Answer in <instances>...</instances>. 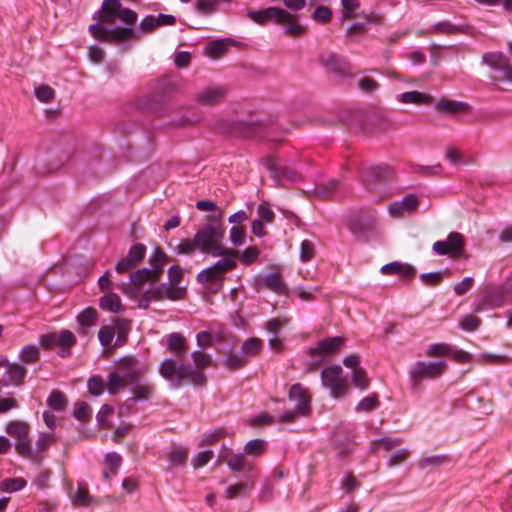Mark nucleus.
I'll return each mask as SVG.
<instances>
[{"label": "nucleus", "instance_id": "4d7b16f0", "mask_svg": "<svg viewBox=\"0 0 512 512\" xmlns=\"http://www.w3.org/2000/svg\"><path fill=\"white\" fill-rule=\"evenodd\" d=\"M39 357V350L36 346H26L20 352V359L26 363H32Z\"/></svg>", "mask_w": 512, "mask_h": 512}, {"label": "nucleus", "instance_id": "a878e982", "mask_svg": "<svg viewBox=\"0 0 512 512\" xmlns=\"http://www.w3.org/2000/svg\"><path fill=\"white\" fill-rule=\"evenodd\" d=\"M399 100L406 104L424 105L429 104L432 101V97L418 91H409L402 93Z\"/></svg>", "mask_w": 512, "mask_h": 512}, {"label": "nucleus", "instance_id": "de8ad7c7", "mask_svg": "<svg viewBox=\"0 0 512 512\" xmlns=\"http://www.w3.org/2000/svg\"><path fill=\"white\" fill-rule=\"evenodd\" d=\"M115 336V329L113 326H102L98 333V338L102 346H109Z\"/></svg>", "mask_w": 512, "mask_h": 512}, {"label": "nucleus", "instance_id": "58836bf2", "mask_svg": "<svg viewBox=\"0 0 512 512\" xmlns=\"http://www.w3.org/2000/svg\"><path fill=\"white\" fill-rule=\"evenodd\" d=\"M222 273L216 270V267L213 265L207 269L202 270L197 279L201 283H212L216 280L222 279Z\"/></svg>", "mask_w": 512, "mask_h": 512}, {"label": "nucleus", "instance_id": "6e6552de", "mask_svg": "<svg viewBox=\"0 0 512 512\" xmlns=\"http://www.w3.org/2000/svg\"><path fill=\"white\" fill-rule=\"evenodd\" d=\"M167 262L166 254L160 249L154 251L150 259L151 268H143L134 271L130 274V280L134 285H142L144 282L150 280L156 282L159 280L160 274L164 265Z\"/></svg>", "mask_w": 512, "mask_h": 512}, {"label": "nucleus", "instance_id": "603ef678", "mask_svg": "<svg viewBox=\"0 0 512 512\" xmlns=\"http://www.w3.org/2000/svg\"><path fill=\"white\" fill-rule=\"evenodd\" d=\"M37 99L44 103L51 102L55 97L54 90L48 85H41L35 90Z\"/></svg>", "mask_w": 512, "mask_h": 512}, {"label": "nucleus", "instance_id": "f03ea898", "mask_svg": "<svg viewBox=\"0 0 512 512\" xmlns=\"http://www.w3.org/2000/svg\"><path fill=\"white\" fill-rule=\"evenodd\" d=\"M191 357L196 369L188 363L179 364L173 358H166L159 365L160 375L176 388L180 387L185 381L196 386H202L206 377L201 370L210 366L212 359L210 355L202 351H194Z\"/></svg>", "mask_w": 512, "mask_h": 512}, {"label": "nucleus", "instance_id": "473e14b6", "mask_svg": "<svg viewBox=\"0 0 512 512\" xmlns=\"http://www.w3.org/2000/svg\"><path fill=\"white\" fill-rule=\"evenodd\" d=\"M226 462L233 471H251L253 469L252 464L248 463L242 454H234Z\"/></svg>", "mask_w": 512, "mask_h": 512}, {"label": "nucleus", "instance_id": "864d4df0", "mask_svg": "<svg viewBox=\"0 0 512 512\" xmlns=\"http://www.w3.org/2000/svg\"><path fill=\"white\" fill-rule=\"evenodd\" d=\"M265 446L266 442L262 439L251 440L245 445V453L254 456L260 455L264 451Z\"/></svg>", "mask_w": 512, "mask_h": 512}, {"label": "nucleus", "instance_id": "052dcab7", "mask_svg": "<svg viewBox=\"0 0 512 512\" xmlns=\"http://www.w3.org/2000/svg\"><path fill=\"white\" fill-rule=\"evenodd\" d=\"M121 457L119 454L112 452L107 454L105 458V467L109 468L112 475H116L118 468L121 465Z\"/></svg>", "mask_w": 512, "mask_h": 512}, {"label": "nucleus", "instance_id": "f8f14e48", "mask_svg": "<svg viewBox=\"0 0 512 512\" xmlns=\"http://www.w3.org/2000/svg\"><path fill=\"white\" fill-rule=\"evenodd\" d=\"M276 24L282 25L285 34L291 37H299L306 32V27L299 23L297 16L281 8Z\"/></svg>", "mask_w": 512, "mask_h": 512}, {"label": "nucleus", "instance_id": "0e129e2a", "mask_svg": "<svg viewBox=\"0 0 512 512\" xmlns=\"http://www.w3.org/2000/svg\"><path fill=\"white\" fill-rule=\"evenodd\" d=\"M358 87L366 93H372L376 91L379 87V84L370 77H363L358 81Z\"/></svg>", "mask_w": 512, "mask_h": 512}, {"label": "nucleus", "instance_id": "72a5a7b5", "mask_svg": "<svg viewBox=\"0 0 512 512\" xmlns=\"http://www.w3.org/2000/svg\"><path fill=\"white\" fill-rule=\"evenodd\" d=\"M352 384L360 390H366L370 384V380L366 371L361 367H356L351 373Z\"/></svg>", "mask_w": 512, "mask_h": 512}, {"label": "nucleus", "instance_id": "6e6d98bb", "mask_svg": "<svg viewBox=\"0 0 512 512\" xmlns=\"http://www.w3.org/2000/svg\"><path fill=\"white\" fill-rule=\"evenodd\" d=\"M315 246L309 240H303L300 245V259L303 262L310 261L314 257Z\"/></svg>", "mask_w": 512, "mask_h": 512}, {"label": "nucleus", "instance_id": "13d9d810", "mask_svg": "<svg viewBox=\"0 0 512 512\" xmlns=\"http://www.w3.org/2000/svg\"><path fill=\"white\" fill-rule=\"evenodd\" d=\"M446 461V457L442 455L429 456L420 460L419 467L422 469L437 467L444 464Z\"/></svg>", "mask_w": 512, "mask_h": 512}, {"label": "nucleus", "instance_id": "bf43d9fd", "mask_svg": "<svg viewBox=\"0 0 512 512\" xmlns=\"http://www.w3.org/2000/svg\"><path fill=\"white\" fill-rule=\"evenodd\" d=\"M481 320L477 317H474L472 315H465L460 323L459 326L461 329L465 331H474L480 326Z\"/></svg>", "mask_w": 512, "mask_h": 512}, {"label": "nucleus", "instance_id": "774afa93", "mask_svg": "<svg viewBox=\"0 0 512 512\" xmlns=\"http://www.w3.org/2000/svg\"><path fill=\"white\" fill-rule=\"evenodd\" d=\"M15 449L16 451L24 456L29 457L31 454V444L27 437L16 440Z\"/></svg>", "mask_w": 512, "mask_h": 512}, {"label": "nucleus", "instance_id": "f3484780", "mask_svg": "<svg viewBox=\"0 0 512 512\" xmlns=\"http://www.w3.org/2000/svg\"><path fill=\"white\" fill-rule=\"evenodd\" d=\"M247 15L252 21L259 25H265L270 21L276 23L279 15H281V8L271 6L263 10L250 9Z\"/></svg>", "mask_w": 512, "mask_h": 512}, {"label": "nucleus", "instance_id": "393cba45", "mask_svg": "<svg viewBox=\"0 0 512 512\" xmlns=\"http://www.w3.org/2000/svg\"><path fill=\"white\" fill-rule=\"evenodd\" d=\"M437 109L441 111H445L449 114H458L462 112H466L469 106L464 102H459L455 100L442 99L437 103Z\"/></svg>", "mask_w": 512, "mask_h": 512}, {"label": "nucleus", "instance_id": "9d476101", "mask_svg": "<svg viewBox=\"0 0 512 512\" xmlns=\"http://www.w3.org/2000/svg\"><path fill=\"white\" fill-rule=\"evenodd\" d=\"M482 62L501 72L498 80L512 83V65L502 52H488L482 56Z\"/></svg>", "mask_w": 512, "mask_h": 512}, {"label": "nucleus", "instance_id": "680f3d73", "mask_svg": "<svg viewBox=\"0 0 512 512\" xmlns=\"http://www.w3.org/2000/svg\"><path fill=\"white\" fill-rule=\"evenodd\" d=\"M248 489V484L246 483H237L229 486L225 491V497L227 499H233L237 496H242L245 494Z\"/></svg>", "mask_w": 512, "mask_h": 512}, {"label": "nucleus", "instance_id": "ea45409f", "mask_svg": "<svg viewBox=\"0 0 512 512\" xmlns=\"http://www.w3.org/2000/svg\"><path fill=\"white\" fill-rule=\"evenodd\" d=\"M158 28V22L154 15L145 16L138 25V32L141 34H148Z\"/></svg>", "mask_w": 512, "mask_h": 512}, {"label": "nucleus", "instance_id": "6ab92c4d", "mask_svg": "<svg viewBox=\"0 0 512 512\" xmlns=\"http://www.w3.org/2000/svg\"><path fill=\"white\" fill-rule=\"evenodd\" d=\"M76 344V336L69 330H62L57 334L58 354L62 357H68L71 354V347Z\"/></svg>", "mask_w": 512, "mask_h": 512}, {"label": "nucleus", "instance_id": "a18cd8bd", "mask_svg": "<svg viewBox=\"0 0 512 512\" xmlns=\"http://www.w3.org/2000/svg\"><path fill=\"white\" fill-rule=\"evenodd\" d=\"M379 405V401L376 395L364 397L356 406L357 412H368Z\"/></svg>", "mask_w": 512, "mask_h": 512}, {"label": "nucleus", "instance_id": "3c124183", "mask_svg": "<svg viewBox=\"0 0 512 512\" xmlns=\"http://www.w3.org/2000/svg\"><path fill=\"white\" fill-rule=\"evenodd\" d=\"M146 247L143 244H134L128 251V254L126 257L129 258L130 262H133L134 264L139 263L145 255Z\"/></svg>", "mask_w": 512, "mask_h": 512}, {"label": "nucleus", "instance_id": "9b49d317", "mask_svg": "<svg viewBox=\"0 0 512 512\" xmlns=\"http://www.w3.org/2000/svg\"><path fill=\"white\" fill-rule=\"evenodd\" d=\"M464 238L459 233H451L445 241H436L433 244V250L439 255H449L450 257H460L462 255Z\"/></svg>", "mask_w": 512, "mask_h": 512}, {"label": "nucleus", "instance_id": "5fc2aeb1", "mask_svg": "<svg viewBox=\"0 0 512 512\" xmlns=\"http://www.w3.org/2000/svg\"><path fill=\"white\" fill-rule=\"evenodd\" d=\"M312 19L319 23H327L331 20L332 11L326 6H318L312 14Z\"/></svg>", "mask_w": 512, "mask_h": 512}, {"label": "nucleus", "instance_id": "79ce46f5", "mask_svg": "<svg viewBox=\"0 0 512 512\" xmlns=\"http://www.w3.org/2000/svg\"><path fill=\"white\" fill-rule=\"evenodd\" d=\"M247 363L246 358L243 357L242 353L240 355L230 354L226 357L223 364L230 370H237L242 368Z\"/></svg>", "mask_w": 512, "mask_h": 512}, {"label": "nucleus", "instance_id": "c03bdc74", "mask_svg": "<svg viewBox=\"0 0 512 512\" xmlns=\"http://www.w3.org/2000/svg\"><path fill=\"white\" fill-rule=\"evenodd\" d=\"M196 250H198V246L196 245L195 239H183L176 247L175 252L178 254L191 255Z\"/></svg>", "mask_w": 512, "mask_h": 512}, {"label": "nucleus", "instance_id": "f257e3e1", "mask_svg": "<svg viewBox=\"0 0 512 512\" xmlns=\"http://www.w3.org/2000/svg\"><path fill=\"white\" fill-rule=\"evenodd\" d=\"M137 13L123 8L119 0H104L101 9L96 12V23L89 26V32L95 39L106 42H122L136 38V31L130 27L106 28L103 24H114L116 19L131 25L137 21Z\"/></svg>", "mask_w": 512, "mask_h": 512}, {"label": "nucleus", "instance_id": "bb28decb", "mask_svg": "<svg viewBox=\"0 0 512 512\" xmlns=\"http://www.w3.org/2000/svg\"><path fill=\"white\" fill-rule=\"evenodd\" d=\"M230 252L223 253L221 256L223 258L214 264L216 267V270L220 271L222 274H224L226 271H229L233 269L236 266V258L238 257L239 253L236 250L230 249Z\"/></svg>", "mask_w": 512, "mask_h": 512}, {"label": "nucleus", "instance_id": "8fccbe9b", "mask_svg": "<svg viewBox=\"0 0 512 512\" xmlns=\"http://www.w3.org/2000/svg\"><path fill=\"white\" fill-rule=\"evenodd\" d=\"M48 405L53 408L54 410L61 411L64 409L66 404V399L64 395L59 391H53L48 400Z\"/></svg>", "mask_w": 512, "mask_h": 512}, {"label": "nucleus", "instance_id": "1a4fd4ad", "mask_svg": "<svg viewBox=\"0 0 512 512\" xmlns=\"http://www.w3.org/2000/svg\"><path fill=\"white\" fill-rule=\"evenodd\" d=\"M446 368L444 361H417L409 371L412 385L417 386L424 379L439 378Z\"/></svg>", "mask_w": 512, "mask_h": 512}, {"label": "nucleus", "instance_id": "2f4dec72", "mask_svg": "<svg viewBox=\"0 0 512 512\" xmlns=\"http://www.w3.org/2000/svg\"><path fill=\"white\" fill-rule=\"evenodd\" d=\"M70 498L73 506H88L92 502L88 490L81 485L77 487L75 492H71Z\"/></svg>", "mask_w": 512, "mask_h": 512}, {"label": "nucleus", "instance_id": "cd10ccee", "mask_svg": "<svg viewBox=\"0 0 512 512\" xmlns=\"http://www.w3.org/2000/svg\"><path fill=\"white\" fill-rule=\"evenodd\" d=\"M337 188H338V181L335 179H331L325 183L319 184L314 189L313 194L318 199L326 200V199H330L332 197V195L337 190Z\"/></svg>", "mask_w": 512, "mask_h": 512}, {"label": "nucleus", "instance_id": "09e8293b", "mask_svg": "<svg viewBox=\"0 0 512 512\" xmlns=\"http://www.w3.org/2000/svg\"><path fill=\"white\" fill-rule=\"evenodd\" d=\"M132 392L135 399L146 400L152 395L153 386L149 384H135Z\"/></svg>", "mask_w": 512, "mask_h": 512}, {"label": "nucleus", "instance_id": "0eeeda50", "mask_svg": "<svg viewBox=\"0 0 512 512\" xmlns=\"http://www.w3.org/2000/svg\"><path fill=\"white\" fill-rule=\"evenodd\" d=\"M321 381L334 398L344 397L349 391V383L339 365L325 367L321 372Z\"/></svg>", "mask_w": 512, "mask_h": 512}, {"label": "nucleus", "instance_id": "a211bd4d", "mask_svg": "<svg viewBox=\"0 0 512 512\" xmlns=\"http://www.w3.org/2000/svg\"><path fill=\"white\" fill-rule=\"evenodd\" d=\"M343 344V338L342 337H332L327 338L325 340H322L318 342V344L310 348L309 354L311 356L320 355L322 357L334 354Z\"/></svg>", "mask_w": 512, "mask_h": 512}, {"label": "nucleus", "instance_id": "b1692460", "mask_svg": "<svg viewBox=\"0 0 512 512\" xmlns=\"http://www.w3.org/2000/svg\"><path fill=\"white\" fill-rule=\"evenodd\" d=\"M99 305L102 309L108 310L114 313H118L123 310L120 297L111 291L106 292L99 301Z\"/></svg>", "mask_w": 512, "mask_h": 512}, {"label": "nucleus", "instance_id": "c9c22d12", "mask_svg": "<svg viewBox=\"0 0 512 512\" xmlns=\"http://www.w3.org/2000/svg\"><path fill=\"white\" fill-rule=\"evenodd\" d=\"M451 353V346L446 343L431 344L426 349V356L441 357L448 356Z\"/></svg>", "mask_w": 512, "mask_h": 512}, {"label": "nucleus", "instance_id": "e2e57ef3", "mask_svg": "<svg viewBox=\"0 0 512 512\" xmlns=\"http://www.w3.org/2000/svg\"><path fill=\"white\" fill-rule=\"evenodd\" d=\"M259 253H260V251L258 250L257 247H254V246L248 247L241 253L240 260L244 264L249 265L257 259Z\"/></svg>", "mask_w": 512, "mask_h": 512}, {"label": "nucleus", "instance_id": "f704fd0d", "mask_svg": "<svg viewBox=\"0 0 512 512\" xmlns=\"http://www.w3.org/2000/svg\"><path fill=\"white\" fill-rule=\"evenodd\" d=\"M97 315L98 314H97L96 309H94L92 307H88L77 316V321H78L79 325L83 329H85V328L95 325V323L97 321Z\"/></svg>", "mask_w": 512, "mask_h": 512}, {"label": "nucleus", "instance_id": "412c9836", "mask_svg": "<svg viewBox=\"0 0 512 512\" xmlns=\"http://www.w3.org/2000/svg\"><path fill=\"white\" fill-rule=\"evenodd\" d=\"M387 172L386 166L372 167L363 173L361 180L368 189H373L375 182L382 181Z\"/></svg>", "mask_w": 512, "mask_h": 512}, {"label": "nucleus", "instance_id": "4468645a", "mask_svg": "<svg viewBox=\"0 0 512 512\" xmlns=\"http://www.w3.org/2000/svg\"><path fill=\"white\" fill-rule=\"evenodd\" d=\"M226 96V89L221 86H209L196 94V101L202 105L212 106L220 103Z\"/></svg>", "mask_w": 512, "mask_h": 512}, {"label": "nucleus", "instance_id": "4be33fe9", "mask_svg": "<svg viewBox=\"0 0 512 512\" xmlns=\"http://www.w3.org/2000/svg\"><path fill=\"white\" fill-rule=\"evenodd\" d=\"M232 44H234V40L231 38L214 40L206 46L205 51L209 57L218 59L227 52L228 47Z\"/></svg>", "mask_w": 512, "mask_h": 512}, {"label": "nucleus", "instance_id": "423d86ee", "mask_svg": "<svg viewBox=\"0 0 512 512\" xmlns=\"http://www.w3.org/2000/svg\"><path fill=\"white\" fill-rule=\"evenodd\" d=\"M183 278V273L179 266H172L168 269L169 284L161 285L152 292V297L157 300L169 299L180 300L185 297L186 288L178 284Z\"/></svg>", "mask_w": 512, "mask_h": 512}, {"label": "nucleus", "instance_id": "ddd939ff", "mask_svg": "<svg viewBox=\"0 0 512 512\" xmlns=\"http://www.w3.org/2000/svg\"><path fill=\"white\" fill-rule=\"evenodd\" d=\"M419 205V199L415 195H407L400 201L390 203L389 214L394 218L403 217L406 213L413 212Z\"/></svg>", "mask_w": 512, "mask_h": 512}, {"label": "nucleus", "instance_id": "39448f33", "mask_svg": "<svg viewBox=\"0 0 512 512\" xmlns=\"http://www.w3.org/2000/svg\"><path fill=\"white\" fill-rule=\"evenodd\" d=\"M288 399L293 403V409L286 411L283 415L279 416V422H293L296 419L307 416L310 413L311 397L301 384L296 383L291 386Z\"/></svg>", "mask_w": 512, "mask_h": 512}, {"label": "nucleus", "instance_id": "7c9ffc66", "mask_svg": "<svg viewBox=\"0 0 512 512\" xmlns=\"http://www.w3.org/2000/svg\"><path fill=\"white\" fill-rule=\"evenodd\" d=\"M262 348V341L258 338L246 340L241 347V353L248 362L253 356L257 355Z\"/></svg>", "mask_w": 512, "mask_h": 512}, {"label": "nucleus", "instance_id": "e433bc0d", "mask_svg": "<svg viewBox=\"0 0 512 512\" xmlns=\"http://www.w3.org/2000/svg\"><path fill=\"white\" fill-rule=\"evenodd\" d=\"M26 486L23 478L5 479L0 482V490L3 492H16Z\"/></svg>", "mask_w": 512, "mask_h": 512}, {"label": "nucleus", "instance_id": "20e7f679", "mask_svg": "<svg viewBox=\"0 0 512 512\" xmlns=\"http://www.w3.org/2000/svg\"><path fill=\"white\" fill-rule=\"evenodd\" d=\"M223 212L220 211L218 215L209 217V223H206L194 235L198 250L203 253H212L213 256H220L223 253L230 252L229 248L220 245L224 237V227L221 224Z\"/></svg>", "mask_w": 512, "mask_h": 512}, {"label": "nucleus", "instance_id": "dca6fc26", "mask_svg": "<svg viewBox=\"0 0 512 512\" xmlns=\"http://www.w3.org/2000/svg\"><path fill=\"white\" fill-rule=\"evenodd\" d=\"M262 287H266L280 295H286L288 292V287L279 273H270L258 280L257 290H260Z\"/></svg>", "mask_w": 512, "mask_h": 512}, {"label": "nucleus", "instance_id": "4c0bfd02", "mask_svg": "<svg viewBox=\"0 0 512 512\" xmlns=\"http://www.w3.org/2000/svg\"><path fill=\"white\" fill-rule=\"evenodd\" d=\"M188 456V451L182 447H174L168 453V459L170 461L171 466L182 465L186 462Z\"/></svg>", "mask_w": 512, "mask_h": 512}, {"label": "nucleus", "instance_id": "5701e85b", "mask_svg": "<svg viewBox=\"0 0 512 512\" xmlns=\"http://www.w3.org/2000/svg\"><path fill=\"white\" fill-rule=\"evenodd\" d=\"M268 168L273 173V176L277 179H287L290 181H295L298 177V174L293 169L281 165L276 160H269L268 161Z\"/></svg>", "mask_w": 512, "mask_h": 512}, {"label": "nucleus", "instance_id": "c85d7f7f", "mask_svg": "<svg viewBox=\"0 0 512 512\" xmlns=\"http://www.w3.org/2000/svg\"><path fill=\"white\" fill-rule=\"evenodd\" d=\"M5 364L9 375V382L16 386L22 384L26 375V369L19 364L10 363L9 361H6Z\"/></svg>", "mask_w": 512, "mask_h": 512}, {"label": "nucleus", "instance_id": "aec40b11", "mask_svg": "<svg viewBox=\"0 0 512 512\" xmlns=\"http://www.w3.org/2000/svg\"><path fill=\"white\" fill-rule=\"evenodd\" d=\"M381 272L383 274H394L402 276L405 279H410L415 274V269L409 264L400 263V262H391L389 264L384 265L381 268Z\"/></svg>", "mask_w": 512, "mask_h": 512}, {"label": "nucleus", "instance_id": "c756f323", "mask_svg": "<svg viewBox=\"0 0 512 512\" xmlns=\"http://www.w3.org/2000/svg\"><path fill=\"white\" fill-rule=\"evenodd\" d=\"M29 430V425L21 421L9 422L6 426V432L16 440L27 437Z\"/></svg>", "mask_w": 512, "mask_h": 512}, {"label": "nucleus", "instance_id": "a19ab883", "mask_svg": "<svg viewBox=\"0 0 512 512\" xmlns=\"http://www.w3.org/2000/svg\"><path fill=\"white\" fill-rule=\"evenodd\" d=\"M229 238L233 245L241 246L245 243L246 232L241 226L234 225L229 231Z\"/></svg>", "mask_w": 512, "mask_h": 512}, {"label": "nucleus", "instance_id": "2eb2a0df", "mask_svg": "<svg viewBox=\"0 0 512 512\" xmlns=\"http://www.w3.org/2000/svg\"><path fill=\"white\" fill-rule=\"evenodd\" d=\"M167 349L175 355L176 360H182L187 353V341L185 337L177 332L165 336Z\"/></svg>", "mask_w": 512, "mask_h": 512}, {"label": "nucleus", "instance_id": "49530a36", "mask_svg": "<svg viewBox=\"0 0 512 512\" xmlns=\"http://www.w3.org/2000/svg\"><path fill=\"white\" fill-rule=\"evenodd\" d=\"M321 59L324 65L335 71L342 70L346 65L344 61H342L337 55L333 53L323 55Z\"/></svg>", "mask_w": 512, "mask_h": 512}, {"label": "nucleus", "instance_id": "338daca9", "mask_svg": "<svg viewBox=\"0 0 512 512\" xmlns=\"http://www.w3.org/2000/svg\"><path fill=\"white\" fill-rule=\"evenodd\" d=\"M433 31L443 34H455L459 31V28L451 24L448 21L439 22L433 26Z\"/></svg>", "mask_w": 512, "mask_h": 512}, {"label": "nucleus", "instance_id": "69168bd1", "mask_svg": "<svg viewBox=\"0 0 512 512\" xmlns=\"http://www.w3.org/2000/svg\"><path fill=\"white\" fill-rule=\"evenodd\" d=\"M410 455V452L408 449H400L398 451H396L394 454L391 455L390 457V460H389V466L393 467V466H397V465H400L402 464L404 461L407 460V458L409 457Z\"/></svg>", "mask_w": 512, "mask_h": 512}, {"label": "nucleus", "instance_id": "37998d69", "mask_svg": "<svg viewBox=\"0 0 512 512\" xmlns=\"http://www.w3.org/2000/svg\"><path fill=\"white\" fill-rule=\"evenodd\" d=\"M73 415L80 421H87L91 418L92 410L85 402H78L75 404Z\"/></svg>", "mask_w": 512, "mask_h": 512}, {"label": "nucleus", "instance_id": "7ed1b4c3", "mask_svg": "<svg viewBox=\"0 0 512 512\" xmlns=\"http://www.w3.org/2000/svg\"><path fill=\"white\" fill-rule=\"evenodd\" d=\"M116 370L107 378L106 387L110 394H116L127 385L136 383L147 367L133 356H125L115 363Z\"/></svg>", "mask_w": 512, "mask_h": 512}]
</instances>
